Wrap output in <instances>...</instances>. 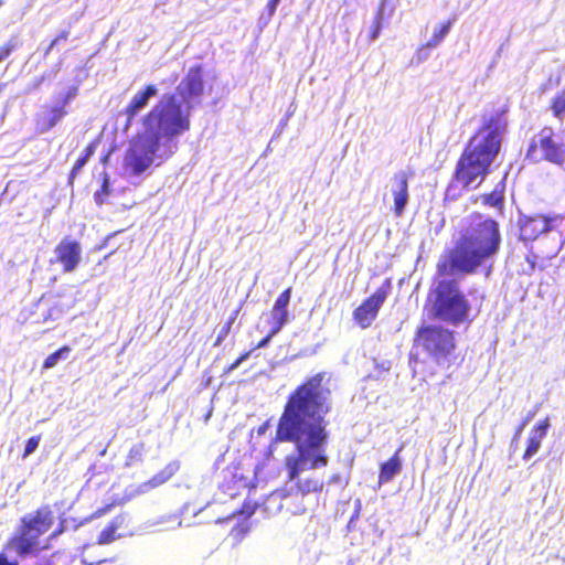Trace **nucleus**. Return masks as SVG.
I'll return each mask as SVG.
<instances>
[{"label": "nucleus", "mask_w": 565, "mask_h": 565, "mask_svg": "<svg viewBox=\"0 0 565 565\" xmlns=\"http://www.w3.org/2000/svg\"><path fill=\"white\" fill-rule=\"evenodd\" d=\"M331 375L319 372L298 385L287 397L276 426L274 443H291L294 450L284 460L289 482L306 495L319 492L323 480L301 478L306 471L324 468L329 463L327 446V415L332 409Z\"/></svg>", "instance_id": "obj_1"}, {"label": "nucleus", "mask_w": 565, "mask_h": 565, "mask_svg": "<svg viewBox=\"0 0 565 565\" xmlns=\"http://www.w3.org/2000/svg\"><path fill=\"white\" fill-rule=\"evenodd\" d=\"M202 65L190 67L175 93L164 94L142 117V129L161 143L166 154H173L177 139L190 129V116L203 94Z\"/></svg>", "instance_id": "obj_2"}, {"label": "nucleus", "mask_w": 565, "mask_h": 565, "mask_svg": "<svg viewBox=\"0 0 565 565\" xmlns=\"http://www.w3.org/2000/svg\"><path fill=\"white\" fill-rule=\"evenodd\" d=\"M482 125L470 138L455 169L446 196L455 198L457 189L469 188L478 178L483 180L490 173V167L500 153L508 120L505 111L493 109L486 111Z\"/></svg>", "instance_id": "obj_3"}, {"label": "nucleus", "mask_w": 565, "mask_h": 565, "mask_svg": "<svg viewBox=\"0 0 565 565\" xmlns=\"http://www.w3.org/2000/svg\"><path fill=\"white\" fill-rule=\"evenodd\" d=\"M500 246L499 223L491 217L478 215L460 235L455 247L440 256V270L446 273L459 269L461 275L473 274L499 253Z\"/></svg>", "instance_id": "obj_4"}, {"label": "nucleus", "mask_w": 565, "mask_h": 565, "mask_svg": "<svg viewBox=\"0 0 565 565\" xmlns=\"http://www.w3.org/2000/svg\"><path fill=\"white\" fill-rule=\"evenodd\" d=\"M458 275H461L459 269L443 273L439 259L425 305L428 317L454 327L472 321L471 302L461 289Z\"/></svg>", "instance_id": "obj_5"}, {"label": "nucleus", "mask_w": 565, "mask_h": 565, "mask_svg": "<svg viewBox=\"0 0 565 565\" xmlns=\"http://www.w3.org/2000/svg\"><path fill=\"white\" fill-rule=\"evenodd\" d=\"M170 156L164 153L163 143L142 129L130 141L124 162L131 174L140 175L154 162V159L166 160Z\"/></svg>", "instance_id": "obj_6"}, {"label": "nucleus", "mask_w": 565, "mask_h": 565, "mask_svg": "<svg viewBox=\"0 0 565 565\" xmlns=\"http://www.w3.org/2000/svg\"><path fill=\"white\" fill-rule=\"evenodd\" d=\"M419 349L438 364H445L455 349L454 332L438 326H424L417 331L413 350Z\"/></svg>", "instance_id": "obj_7"}, {"label": "nucleus", "mask_w": 565, "mask_h": 565, "mask_svg": "<svg viewBox=\"0 0 565 565\" xmlns=\"http://www.w3.org/2000/svg\"><path fill=\"white\" fill-rule=\"evenodd\" d=\"M520 239L533 242L541 235L558 232L561 235L565 227V216L556 213L527 215L520 213L518 217Z\"/></svg>", "instance_id": "obj_8"}, {"label": "nucleus", "mask_w": 565, "mask_h": 565, "mask_svg": "<svg viewBox=\"0 0 565 565\" xmlns=\"http://www.w3.org/2000/svg\"><path fill=\"white\" fill-rule=\"evenodd\" d=\"M525 158L533 162L545 160L563 166L565 162V145L555 140L552 128L544 127L531 139Z\"/></svg>", "instance_id": "obj_9"}, {"label": "nucleus", "mask_w": 565, "mask_h": 565, "mask_svg": "<svg viewBox=\"0 0 565 565\" xmlns=\"http://www.w3.org/2000/svg\"><path fill=\"white\" fill-rule=\"evenodd\" d=\"M78 93L77 85H71L65 90L52 96V105L43 106L36 115V127L41 132H47L54 128L67 114L66 107L75 99Z\"/></svg>", "instance_id": "obj_10"}, {"label": "nucleus", "mask_w": 565, "mask_h": 565, "mask_svg": "<svg viewBox=\"0 0 565 565\" xmlns=\"http://www.w3.org/2000/svg\"><path fill=\"white\" fill-rule=\"evenodd\" d=\"M53 511L50 505H43L36 511L25 514L21 519L20 529L39 539L47 532L53 524Z\"/></svg>", "instance_id": "obj_11"}, {"label": "nucleus", "mask_w": 565, "mask_h": 565, "mask_svg": "<svg viewBox=\"0 0 565 565\" xmlns=\"http://www.w3.org/2000/svg\"><path fill=\"white\" fill-rule=\"evenodd\" d=\"M386 299L385 291L379 289L371 297L365 299L354 311L353 318L355 322L362 328H369L375 320L379 310Z\"/></svg>", "instance_id": "obj_12"}, {"label": "nucleus", "mask_w": 565, "mask_h": 565, "mask_svg": "<svg viewBox=\"0 0 565 565\" xmlns=\"http://www.w3.org/2000/svg\"><path fill=\"white\" fill-rule=\"evenodd\" d=\"M56 262L62 264L64 273L74 271L82 260L81 244L68 237L63 238L55 247Z\"/></svg>", "instance_id": "obj_13"}, {"label": "nucleus", "mask_w": 565, "mask_h": 565, "mask_svg": "<svg viewBox=\"0 0 565 565\" xmlns=\"http://www.w3.org/2000/svg\"><path fill=\"white\" fill-rule=\"evenodd\" d=\"M391 192L394 198L393 211L396 216H402L408 204V174L406 171L401 170L396 172L391 179Z\"/></svg>", "instance_id": "obj_14"}, {"label": "nucleus", "mask_w": 565, "mask_h": 565, "mask_svg": "<svg viewBox=\"0 0 565 565\" xmlns=\"http://www.w3.org/2000/svg\"><path fill=\"white\" fill-rule=\"evenodd\" d=\"M39 548V539L22 531L21 529L8 541L6 551L14 553L20 557H26L34 554Z\"/></svg>", "instance_id": "obj_15"}, {"label": "nucleus", "mask_w": 565, "mask_h": 565, "mask_svg": "<svg viewBox=\"0 0 565 565\" xmlns=\"http://www.w3.org/2000/svg\"><path fill=\"white\" fill-rule=\"evenodd\" d=\"M157 86L150 84L131 98L130 103L125 108V115L127 117L126 128L132 124L134 118L148 106L150 99L157 96Z\"/></svg>", "instance_id": "obj_16"}, {"label": "nucleus", "mask_w": 565, "mask_h": 565, "mask_svg": "<svg viewBox=\"0 0 565 565\" xmlns=\"http://www.w3.org/2000/svg\"><path fill=\"white\" fill-rule=\"evenodd\" d=\"M180 469L179 461L169 462L162 470L156 473L151 479L146 482L140 483L130 493L131 497L145 494L152 489L160 487L170 480Z\"/></svg>", "instance_id": "obj_17"}, {"label": "nucleus", "mask_w": 565, "mask_h": 565, "mask_svg": "<svg viewBox=\"0 0 565 565\" xmlns=\"http://www.w3.org/2000/svg\"><path fill=\"white\" fill-rule=\"evenodd\" d=\"M551 427L550 419L545 418L539 422L530 431L527 446L523 455L524 460L532 458L540 449L542 440L545 438Z\"/></svg>", "instance_id": "obj_18"}, {"label": "nucleus", "mask_w": 565, "mask_h": 565, "mask_svg": "<svg viewBox=\"0 0 565 565\" xmlns=\"http://www.w3.org/2000/svg\"><path fill=\"white\" fill-rule=\"evenodd\" d=\"M402 470V460L398 456V451L387 461L383 462L380 467V483H387Z\"/></svg>", "instance_id": "obj_19"}, {"label": "nucleus", "mask_w": 565, "mask_h": 565, "mask_svg": "<svg viewBox=\"0 0 565 565\" xmlns=\"http://www.w3.org/2000/svg\"><path fill=\"white\" fill-rule=\"evenodd\" d=\"M393 12H394V7H391L387 11V0H382L380 7L377 9V12H376L373 25H372V30L370 33V40L372 42L375 41L380 36L381 31H382L383 21L386 18H391Z\"/></svg>", "instance_id": "obj_20"}, {"label": "nucleus", "mask_w": 565, "mask_h": 565, "mask_svg": "<svg viewBox=\"0 0 565 565\" xmlns=\"http://www.w3.org/2000/svg\"><path fill=\"white\" fill-rule=\"evenodd\" d=\"M452 22H454V20H449V21L440 24L438 28H435L431 39L418 50V55L420 56V54L425 50H431V49L437 47L450 32Z\"/></svg>", "instance_id": "obj_21"}, {"label": "nucleus", "mask_w": 565, "mask_h": 565, "mask_svg": "<svg viewBox=\"0 0 565 565\" xmlns=\"http://www.w3.org/2000/svg\"><path fill=\"white\" fill-rule=\"evenodd\" d=\"M126 518L124 515H118L111 520V522L100 532L98 536L99 544H109L114 542L120 535H116V532L119 527L125 523Z\"/></svg>", "instance_id": "obj_22"}, {"label": "nucleus", "mask_w": 565, "mask_h": 565, "mask_svg": "<svg viewBox=\"0 0 565 565\" xmlns=\"http://www.w3.org/2000/svg\"><path fill=\"white\" fill-rule=\"evenodd\" d=\"M270 316L273 320L271 334H277L288 323L289 311L273 307Z\"/></svg>", "instance_id": "obj_23"}, {"label": "nucleus", "mask_w": 565, "mask_h": 565, "mask_svg": "<svg viewBox=\"0 0 565 565\" xmlns=\"http://www.w3.org/2000/svg\"><path fill=\"white\" fill-rule=\"evenodd\" d=\"M71 349L68 347H62L61 349L56 350L55 352L51 353L43 363V369H52L60 361L66 360L70 355Z\"/></svg>", "instance_id": "obj_24"}, {"label": "nucleus", "mask_w": 565, "mask_h": 565, "mask_svg": "<svg viewBox=\"0 0 565 565\" xmlns=\"http://www.w3.org/2000/svg\"><path fill=\"white\" fill-rule=\"evenodd\" d=\"M93 154V150L90 148H86L85 153L82 154L76 162L74 163L71 173L68 175V184H73L77 174L82 171V169L86 166L89 160V157Z\"/></svg>", "instance_id": "obj_25"}, {"label": "nucleus", "mask_w": 565, "mask_h": 565, "mask_svg": "<svg viewBox=\"0 0 565 565\" xmlns=\"http://www.w3.org/2000/svg\"><path fill=\"white\" fill-rule=\"evenodd\" d=\"M143 452H145V444L142 443H138V444H135L128 455H127V459H126V466L127 467H130L137 462H141L142 461V458H143Z\"/></svg>", "instance_id": "obj_26"}, {"label": "nucleus", "mask_w": 565, "mask_h": 565, "mask_svg": "<svg viewBox=\"0 0 565 565\" xmlns=\"http://www.w3.org/2000/svg\"><path fill=\"white\" fill-rule=\"evenodd\" d=\"M110 193V180L108 174H104L103 183L98 191L94 193V201L97 205H103L105 203L106 196Z\"/></svg>", "instance_id": "obj_27"}, {"label": "nucleus", "mask_w": 565, "mask_h": 565, "mask_svg": "<svg viewBox=\"0 0 565 565\" xmlns=\"http://www.w3.org/2000/svg\"><path fill=\"white\" fill-rule=\"evenodd\" d=\"M552 111L553 115L558 119H563L565 116V89H563L553 98Z\"/></svg>", "instance_id": "obj_28"}, {"label": "nucleus", "mask_w": 565, "mask_h": 565, "mask_svg": "<svg viewBox=\"0 0 565 565\" xmlns=\"http://www.w3.org/2000/svg\"><path fill=\"white\" fill-rule=\"evenodd\" d=\"M504 200L502 191H498L497 189L489 194L483 195V203L491 207H499L502 205Z\"/></svg>", "instance_id": "obj_29"}, {"label": "nucleus", "mask_w": 565, "mask_h": 565, "mask_svg": "<svg viewBox=\"0 0 565 565\" xmlns=\"http://www.w3.org/2000/svg\"><path fill=\"white\" fill-rule=\"evenodd\" d=\"M235 318H236V316L234 315L228 319L227 322L220 326L214 345H221V343L225 340V338L228 335V333L231 331V328H232L233 322L235 321Z\"/></svg>", "instance_id": "obj_30"}, {"label": "nucleus", "mask_w": 565, "mask_h": 565, "mask_svg": "<svg viewBox=\"0 0 565 565\" xmlns=\"http://www.w3.org/2000/svg\"><path fill=\"white\" fill-rule=\"evenodd\" d=\"M58 71H60V64L56 66V68L54 71L45 72L40 77H35L33 79V83L28 88V92L38 89L45 79H53L56 76V74L58 73Z\"/></svg>", "instance_id": "obj_31"}, {"label": "nucleus", "mask_w": 565, "mask_h": 565, "mask_svg": "<svg viewBox=\"0 0 565 565\" xmlns=\"http://www.w3.org/2000/svg\"><path fill=\"white\" fill-rule=\"evenodd\" d=\"M19 46V41L17 38H11L7 43H4L0 47V60L4 61L10 54L17 50Z\"/></svg>", "instance_id": "obj_32"}, {"label": "nucleus", "mask_w": 565, "mask_h": 565, "mask_svg": "<svg viewBox=\"0 0 565 565\" xmlns=\"http://www.w3.org/2000/svg\"><path fill=\"white\" fill-rule=\"evenodd\" d=\"M280 1L281 0H269L266 6L267 14L265 15V13H263L259 21L263 22L264 24H267L270 21V19L273 18V15L275 14Z\"/></svg>", "instance_id": "obj_33"}, {"label": "nucleus", "mask_w": 565, "mask_h": 565, "mask_svg": "<svg viewBox=\"0 0 565 565\" xmlns=\"http://www.w3.org/2000/svg\"><path fill=\"white\" fill-rule=\"evenodd\" d=\"M290 298H291V289L288 288V289L284 290L278 296V298L276 299V301L274 303V308H278V309H282V310H288V305L290 302Z\"/></svg>", "instance_id": "obj_34"}, {"label": "nucleus", "mask_w": 565, "mask_h": 565, "mask_svg": "<svg viewBox=\"0 0 565 565\" xmlns=\"http://www.w3.org/2000/svg\"><path fill=\"white\" fill-rule=\"evenodd\" d=\"M40 441L41 436H32L31 438H29L24 447L23 457L25 458L33 454L38 449Z\"/></svg>", "instance_id": "obj_35"}, {"label": "nucleus", "mask_w": 565, "mask_h": 565, "mask_svg": "<svg viewBox=\"0 0 565 565\" xmlns=\"http://www.w3.org/2000/svg\"><path fill=\"white\" fill-rule=\"evenodd\" d=\"M70 35V32L68 31H62L51 43L50 45L47 46V49L45 50L44 52V56L49 55V53L56 46L58 45L60 43H62V41H66L67 38Z\"/></svg>", "instance_id": "obj_36"}, {"label": "nucleus", "mask_w": 565, "mask_h": 565, "mask_svg": "<svg viewBox=\"0 0 565 565\" xmlns=\"http://www.w3.org/2000/svg\"><path fill=\"white\" fill-rule=\"evenodd\" d=\"M70 35V32L68 31H62L51 43L50 45L47 46V49L45 50L44 52V56L49 55V53L56 46L58 45L60 43H62V41H66L67 38Z\"/></svg>", "instance_id": "obj_37"}, {"label": "nucleus", "mask_w": 565, "mask_h": 565, "mask_svg": "<svg viewBox=\"0 0 565 565\" xmlns=\"http://www.w3.org/2000/svg\"><path fill=\"white\" fill-rule=\"evenodd\" d=\"M249 352H246L244 354H242L235 362H233L228 367H227V373H231L233 372L234 370H236L244 361H246L248 358H249Z\"/></svg>", "instance_id": "obj_38"}, {"label": "nucleus", "mask_w": 565, "mask_h": 565, "mask_svg": "<svg viewBox=\"0 0 565 565\" xmlns=\"http://www.w3.org/2000/svg\"><path fill=\"white\" fill-rule=\"evenodd\" d=\"M274 335H275V334H271V330H270V331L268 332V334H267L265 338H263V339L258 342V344H257V347H256V348H257V349H264V348H266V347L269 344V342H270V340H271V338H273Z\"/></svg>", "instance_id": "obj_39"}, {"label": "nucleus", "mask_w": 565, "mask_h": 565, "mask_svg": "<svg viewBox=\"0 0 565 565\" xmlns=\"http://www.w3.org/2000/svg\"><path fill=\"white\" fill-rule=\"evenodd\" d=\"M0 565H19V563L15 559H9L6 553H0Z\"/></svg>", "instance_id": "obj_40"}, {"label": "nucleus", "mask_w": 565, "mask_h": 565, "mask_svg": "<svg viewBox=\"0 0 565 565\" xmlns=\"http://www.w3.org/2000/svg\"><path fill=\"white\" fill-rule=\"evenodd\" d=\"M524 428H525V423H521L519 425V427L516 428L515 434H514V436L512 438V444H514V443H516L519 440V438L521 437V434H522Z\"/></svg>", "instance_id": "obj_41"}, {"label": "nucleus", "mask_w": 565, "mask_h": 565, "mask_svg": "<svg viewBox=\"0 0 565 565\" xmlns=\"http://www.w3.org/2000/svg\"><path fill=\"white\" fill-rule=\"evenodd\" d=\"M380 366H381V369H382L383 371H390V369H391V362H388V361H383V362L381 363V365H380Z\"/></svg>", "instance_id": "obj_42"}, {"label": "nucleus", "mask_w": 565, "mask_h": 565, "mask_svg": "<svg viewBox=\"0 0 565 565\" xmlns=\"http://www.w3.org/2000/svg\"><path fill=\"white\" fill-rule=\"evenodd\" d=\"M535 413H529L526 415V417L523 419L522 423H525V426L532 420V418L534 417Z\"/></svg>", "instance_id": "obj_43"}, {"label": "nucleus", "mask_w": 565, "mask_h": 565, "mask_svg": "<svg viewBox=\"0 0 565 565\" xmlns=\"http://www.w3.org/2000/svg\"><path fill=\"white\" fill-rule=\"evenodd\" d=\"M428 50H425L420 56L417 54L419 61H425L428 57Z\"/></svg>", "instance_id": "obj_44"}, {"label": "nucleus", "mask_w": 565, "mask_h": 565, "mask_svg": "<svg viewBox=\"0 0 565 565\" xmlns=\"http://www.w3.org/2000/svg\"><path fill=\"white\" fill-rule=\"evenodd\" d=\"M526 260L530 263V266H531V269H534L535 267V262L534 259H531L530 256L526 257Z\"/></svg>", "instance_id": "obj_45"}, {"label": "nucleus", "mask_w": 565, "mask_h": 565, "mask_svg": "<svg viewBox=\"0 0 565 565\" xmlns=\"http://www.w3.org/2000/svg\"><path fill=\"white\" fill-rule=\"evenodd\" d=\"M61 526H63V523L61 524ZM63 531H64V529H63V527H61L60 530L55 531V532L52 534V536H53V537H55V536H57L58 534H61Z\"/></svg>", "instance_id": "obj_46"}, {"label": "nucleus", "mask_w": 565, "mask_h": 565, "mask_svg": "<svg viewBox=\"0 0 565 565\" xmlns=\"http://www.w3.org/2000/svg\"><path fill=\"white\" fill-rule=\"evenodd\" d=\"M501 53H502V46L498 50L497 56H500Z\"/></svg>", "instance_id": "obj_47"}, {"label": "nucleus", "mask_w": 565, "mask_h": 565, "mask_svg": "<svg viewBox=\"0 0 565 565\" xmlns=\"http://www.w3.org/2000/svg\"><path fill=\"white\" fill-rule=\"evenodd\" d=\"M185 510H188V504H185V505L183 507V512H184Z\"/></svg>", "instance_id": "obj_48"}, {"label": "nucleus", "mask_w": 565, "mask_h": 565, "mask_svg": "<svg viewBox=\"0 0 565 565\" xmlns=\"http://www.w3.org/2000/svg\"><path fill=\"white\" fill-rule=\"evenodd\" d=\"M2 6V1L0 0V7Z\"/></svg>", "instance_id": "obj_49"}, {"label": "nucleus", "mask_w": 565, "mask_h": 565, "mask_svg": "<svg viewBox=\"0 0 565 565\" xmlns=\"http://www.w3.org/2000/svg\"><path fill=\"white\" fill-rule=\"evenodd\" d=\"M1 62H2V61L0 60V63H1Z\"/></svg>", "instance_id": "obj_50"}]
</instances>
